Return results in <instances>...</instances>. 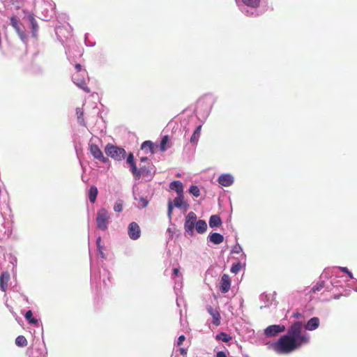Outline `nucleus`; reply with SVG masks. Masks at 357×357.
<instances>
[{
    "label": "nucleus",
    "instance_id": "obj_1",
    "mask_svg": "<svg viewBox=\"0 0 357 357\" xmlns=\"http://www.w3.org/2000/svg\"><path fill=\"white\" fill-rule=\"evenodd\" d=\"M302 321H295L274 344L273 349L278 354H289L310 342V335L303 330Z\"/></svg>",
    "mask_w": 357,
    "mask_h": 357
},
{
    "label": "nucleus",
    "instance_id": "obj_2",
    "mask_svg": "<svg viewBox=\"0 0 357 357\" xmlns=\"http://www.w3.org/2000/svg\"><path fill=\"white\" fill-rule=\"evenodd\" d=\"M105 153L114 159L121 161L126 158V152L124 149L114 146L112 144H107L105 148Z\"/></svg>",
    "mask_w": 357,
    "mask_h": 357
},
{
    "label": "nucleus",
    "instance_id": "obj_3",
    "mask_svg": "<svg viewBox=\"0 0 357 357\" xmlns=\"http://www.w3.org/2000/svg\"><path fill=\"white\" fill-rule=\"evenodd\" d=\"M154 174V167L152 163L149 165H140L139 169L137 167V171L133 172L132 175L135 179H139L141 176L151 177Z\"/></svg>",
    "mask_w": 357,
    "mask_h": 357
},
{
    "label": "nucleus",
    "instance_id": "obj_4",
    "mask_svg": "<svg viewBox=\"0 0 357 357\" xmlns=\"http://www.w3.org/2000/svg\"><path fill=\"white\" fill-rule=\"evenodd\" d=\"M174 206L178 208H188L189 207V205L185 202H184L183 194L178 195V196L176 198H174L173 204L171 201L168 202L167 213L169 218H171Z\"/></svg>",
    "mask_w": 357,
    "mask_h": 357
},
{
    "label": "nucleus",
    "instance_id": "obj_5",
    "mask_svg": "<svg viewBox=\"0 0 357 357\" xmlns=\"http://www.w3.org/2000/svg\"><path fill=\"white\" fill-rule=\"evenodd\" d=\"M197 218V215L194 212H190L185 217L184 229L185 232L191 236L194 234V228Z\"/></svg>",
    "mask_w": 357,
    "mask_h": 357
},
{
    "label": "nucleus",
    "instance_id": "obj_6",
    "mask_svg": "<svg viewBox=\"0 0 357 357\" xmlns=\"http://www.w3.org/2000/svg\"><path fill=\"white\" fill-rule=\"evenodd\" d=\"M109 222L108 212L105 208H101L98 211L96 217V222L98 229L105 230L107 228Z\"/></svg>",
    "mask_w": 357,
    "mask_h": 357
},
{
    "label": "nucleus",
    "instance_id": "obj_7",
    "mask_svg": "<svg viewBox=\"0 0 357 357\" xmlns=\"http://www.w3.org/2000/svg\"><path fill=\"white\" fill-rule=\"evenodd\" d=\"M89 150L94 158L106 163L108 162V158L103 155V153L98 145L94 144H89Z\"/></svg>",
    "mask_w": 357,
    "mask_h": 357
},
{
    "label": "nucleus",
    "instance_id": "obj_8",
    "mask_svg": "<svg viewBox=\"0 0 357 357\" xmlns=\"http://www.w3.org/2000/svg\"><path fill=\"white\" fill-rule=\"evenodd\" d=\"M128 234L132 240H137L140 237L141 229L139 225L135 222H132L128 227Z\"/></svg>",
    "mask_w": 357,
    "mask_h": 357
},
{
    "label": "nucleus",
    "instance_id": "obj_9",
    "mask_svg": "<svg viewBox=\"0 0 357 357\" xmlns=\"http://www.w3.org/2000/svg\"><path fill=\"white\" fill-rule=\"evenodd\" d=\"M284 331L285 327L283 325H271L265 329L264 333L268 337H272Z\"/></svg>",
    "mask_w": 357,
    "mask_h": 357
},
{
    "label": "nucleus",
    "instance_id": "obj_10",
    "mask_svg": "<svg viewBox=\"0 0 357 357\" xmlns=\"http://www.w3.org/2000/svg\"><path fill=\"white\" fill-rule=\"evenodd\" d=\"M231 287V280L228 275L224 274L220 280V291L222 293H227L229 291Z\"/></svg>",
    "mask_w": 357,
    "mask_h": 357
},
{
    "label": "nucleus",
    "instance_id": "obj_11",
    "mask_svg": "<svg viewBox=\"0 0 357 357\" xmlns=\"http://www.w3.org/2000/svg\"><path fill=\"white\" fill-rule=\"evenodd\" d=\"M218 183L222 186L228 187L233 184L234 178L229 174H223L219 176Z\"/></svg>",
    "mask_w": 357,
    "mask_h": 357
},
{
    "label": "nucleus",
    "instance_id": "obj_12",
    "mask_svg": "<svg viewBox=\"0 0 357 357\" xmlns=\"http://www.w3.org/2000/svg\"><path fill=\"white\" fill-rule=\"evenodd\" d=\"M73 81L78 87L83 89L84 91L87 93L90 92V89L87 86L86 81L84 79H79L78 75H74L73 76Z\"/></svg>",
    "mask_w": 357,
    "mask_h": 357
},
{
    "label": "nucleus",
    "instance_id": "obj_13",
    "mask_svg": "<svg viewBox=\"0 0 357 357\" xmlns=\"http://www.w3.org/2000/svg\"><path fill=\"white\" fill-rule=\"evenodd\" d=\"M10 280V275L8 272H3L0 276V288L3 291H6L8 287V282Z\"/></svg>",
    "mask_w": 357,
    "mask_h": 357
},
{
    "label": "nucleus",
    "instance_id": "obj_14",
    "mask_svg": "<svg viewBox=\"0 0 357 357\" xmlns=\"http://www.w3.org/2000/svg\"><path fill=\"white\" fill-rule=\"evenodd\" d=\"M319 326V319L318 317L311 318L305 324V328L307 331H314Z\"/></svg>",
    "mask_w": 357,
    "mask_h": 357
},
{
    "label": "nucleus",
    "instance_id": "obj_15",
    "mask_svg": "<svg viewBox=\"0 0 357 357\" xmlns=\"http://www.w3.org/2000/svg\"><path fill=\"white\" fill-rule=\"evenodd\" d=\"M169 188L174 190L177 195L183 194V183L180 181H174L169 184Z\"/></svg>",
    "mask_w": 357,
    "mask_h": 357
},
{
    "label": "nucleus",
    "instance_id": "obj_16",
    "mask_svg": "<svg viewBox=\"0 0 357 357\" xmlns=\"http://www.w3.org/2000/svg\"><path fill=\"white\" fill-rule=\"evenodd\" d=\"M209 241L215 245L220 244L224 241V237L219 233H212L208 236Z\"/></svg>",
    "mask_w": 357,
    "mask_h": 357
},
{
    "label": "nucleus",
    "instance_id": "obj_17",
    "mask_svg": "<svg viewBox=\"0 0 357 357\" xmlns=\"http://www.w3.org/2000/svg\"><path fill=\"white\" fill-rule=\"evenodd\" d=\"M195 227L199 234H204L207 229V224L204 220H197Z\"/></svg>",
    "mask_w": 357,
    "mask_h": 357
},
{
    "label": "nucleus",
    "instance_id": "obj_18",
    "mask_svg": "<svg viewBox=\"0 0 357 357\" xmlns=\"http://www.w3.org/2000/svg\"><path fill=\"white\" fill-rule=\"evenodd\" d=\"M10 21L11 26L15 29V30L17 31V33L20 36H23L24 35V32L22 31L21 29H20V22L17 20V17L16 16H12L10 18Z\"/></svg>",
    "mask_w": 357,
    "mask_h": 357
},
{
    "label": "nucleus",
    "instance_id": "obj_19",
    "mask_svg": "<svg viewBox=\"0 0 357 357\" xmlns=\"http://www.w3.org/2000/svg\"><path fill=\"white\" fill-rule=\"evenodd\" d=\"M202 126H199L196 128V129L195 130L192 135L190 137V142L193 144H197L198 141H199V137L201 135V130H202Z\"/></svg>",
    "mask_w": 357,
    "mask_h": 357
},
{
    "label": "nucleus",
    "instance_id": "obj_20",
    "mask_svg": "<svg viewBox=\"0 0 357 357\" xmlns=\"http://www.w3.org/2000/svg\"><path fill=\"white\" fill-rule=\"evenodd\" d=\"M222 224V220L219 215H211L209 219V226L211 227H219Z\"/></svg>",
    "mask_w": 357,
    "mask_h": 357
},
{
    "label": "nucleus",
    "instance_id": "obj_21",
    "mask_svg": "<svg viewBox=\"0 0 357 357\" xmlns=\"http://www.w3.org/2000/svg\"><path fill=\"white\" fill-rule=\"evenodd\" d=\"M98 193V188L95 185L91 186L89 190V199L91 203H94L96 202Z\"/></svg>",
    "mask_w": 357,
    "mask_h": 357
},
{
    "label": "nucleus",
    "instance_id": "obj_22",
    "mask_svg": "<svg viewBox=\"0 0 357 357\" xmlns=\"http://www.w3.org/2000/svg\"><path fill=\"white\" fill-rule=\"evenodd\" d=\"M155 144L151 141H145L142 143L141 149L145 151H149L151 153H154Z\"/></svg>",
    "mask_w": 357,
    "mask_h": 357
},
{
    "label": "nucleus",
    "instance_id": "obj_23",
    "mask_svg": "<svg viewBox=\"0 0 357 357\" xmlns=\"http://www.w3.org/2000/svg\"><path fill=\"white\" fill-rule=\"evenodd\" d=\"M127 163L130 165V169L132 172L137 171V165L134 161V155L132 153H130L127 158Z\"/></svg>",
    "mask_w": 357,
    "mask_h": 357
},
{
    "label": "nucleus",
    "instance_id": "obj_24",
    "mask_svg": "<svg viewBox=\"0 0 357 357\" xmlns=\"http://www.w3.org/2000/svg\"><path fill=\"white\" fill-rule=\"evenodd\" d=\"M208 312L212 315V317L213 318V323L216 326L220 325V314L218 312H213V308L211 307H209Z\"/></svg>",
    "mask_w": 357,
    "mask_h": 357
},
{
    "label": "nucleus",
    "instance_id": "obj_25",
    "mask_svg": "<svg viewBox=\"0 0 357 357\" xmlns=\"http://www.w3.org/2000/svg\"><path fill=\"white\" fill-rule=\"evenodd\" d=\"M27 343L28 342H27L26 337L23 335H19L15 339V344L17 346H18L20 347H26L27 345Z\"/></svg>",
    "mask_w": 357,
    "mask_h": 357
},
{
    "label": "nucleus",
    "instance_id": "obj_26",
    "mask_svg": "<svg viewBox=\"0 0 357 357\" xmlns=\"http://www.w3.org/2000/svg\"><path fill=\"white\" fill-rule=\"evenodd\" d=\"M216 340L227 342L231 340V337L229 335L222 332L216 335Z\"/></svg>",
    "mask_w": 357,
    "mask_h": 357
},
{
    "label": "nucleus",
    "instance_id": "obj_27",
    "mask_svg": "<svg viewBox=\"0 0 357 357\" xmlns=\"http://www.w3.org/2000/svg\"><path fill=\"white\" fill-rule=\"evenodd\" d=\"M76 114H77L79 123L81 125L84 126L85 125L84 124V118H83L84 112H83L82 108L77 107L76 109Z\"/></svg>",
    "mask_w": 357,
    "mask_h": 357
},
{
    "label": "nucleus",
    "instance_id": "obj_28",
    "mask_svg": "<svg viewBox=\"0 0 357 357\" xmlns=\"http://www.w3.org/2000/svg\"><path fill=\"white\" fill-rule=\"evenodd\" d=\"M32 316H33V314H32L31 310H28L24 315L26 319H27L30 324H37L38 320L35 318H33Z\"/></svg>",
    "mask_w": 357,
    "mask_h": 357
},
{
    "label": "nucleus",
    "instance_id": "obj_29",
    "mask_svg": "<svg viewBox=\"0 0 357 357\" xmlns=\"http://www.w3.org/2000/svg\"><path fill=\"white\" fill-rule=\"evenodd\" d=\"M248 6L256 8L259 5L260 0H242Z\"/></svg>",
    "mask_w": 357,
    "mask_h": 357
},
{
    "label": "nucleus",
    "instance_id": "obj_30",
    "mask_svg": "<svg viewBox=\"0 0 357 357\" xmlns=\"http://www.w3.org/2000/svg\"><path fill=\"white\" fill-rule=\"evenodd\" d=\"M189 192L196 197L200 195V190L197 185H191L189 188Z\"/></svg>",
    "mask_w": 357,
    "mask_h": 357
},
{
    "label": "nucleus",
    "instance_id": "obj_31",
    "mask_svg": "<svg viewBox=\"0 0 357 357\" xmlns=\"http://www.w3.org/2000/svg\"><path fill=\"white\" fill-rule=\"evenodd\" d=\"M168 142H169V137L167 135H165L162 138V140L160 142V148L162 151H165L166 150V145Z\"/></svg>",
    "mask_w": 357,
    "mask_h": 357
},
{
    "label": "nucleus",
    "instance_id": "obj_32",
    "mask_svg": "<svg viewBox=\"0 0 357 357\" xmlns=\"http://www.w3.org/2000/svg\"><path fill=\"white\" fill-rule=\"evenodd\" d=\"M324 287V282L321 281L317 283L311 289L312 293H316L317 291H321Z\"/></svg>",
    "mask_w": 357,
    "mask_h": 357
},
{
    "label": "nucleus",
    "instance_id": "obj_33",
    "mask_svg": "<svg viewBox=\"0 0 357 357\" xmlns=\"http://www.w3.org/2000/svg\"><path fill=\"white\" fill-rule=\"evenodd\" d=\"M241 268V263H236L233 264L231 268V272L233 273H237Z\"/></svg>",
    "mask_w": 357,
    "mask_h": 357
},
{
    "label": "nucleus",
    "instance_id": "obj_34",
    "mask_svg": "<svg viewBox=\"0 0 357 357\" xmlns=\"http://www.w3.org/2000/svg\"><path fill=\"white\" fill-rule=\"evenodd\" d=\"M149 201L144 197H140L139 199V205L141 208H145L147 206Z\"/></svg>",
    "mask_w": 357,
    "mask_h": 357
},
{
    "label": "nucleus",
    "instance_id": "obj_35",
    "mask_svg": "<svg viewBox=\"0 0 357 357\" xmlns=\"http://www.w3.org/2000/svg\"><path fill=\"white\" fill-rule=\"evenodd\" d=\"M114 210L116 212H121V211H122V210H123V204H122V202L121 201H119V202H117L115 203L114 206Z\"/></svg>",
    "mask_w": 357,
    "mask_h": 357
},
{
    "label": "nucleus",
    "instance_id": "obj_36",
    "mask_svg": "<svg viewBox=\"0 0 357 357\" xmlns=\"http://www.w3.org/2000/svg\"><path fill=\"white\" fill-rule=\"evenodd\" d=\"M241 251H242V248L239 245H236L234 246L231 250L232 253H236V254L240 253Z\"/></svg>",
    "mask_w": 357,
    "mask_h": 357
},
{
    "label": "nucleus",
    "instance_id": "obj_37",
    "mask_svg": "<svg viewBox=\"0 0 357 357\" xmlns=\"http://www.w3.org/2000/svg\"><path fill=\"white\" fill-rule=\"evenodd\" d=\"M100 242H101V238H100V237H98V239H97V241H96V243H97V246H98V250H99V252H100V255H101L102 257H104V254H103V252H102V250H101V248H100Z\"/></svg>",
    "mask_w": 357,
    "mask_h": 357
},
{
    "label": "nucleus",
    "instance_id": "obj_38",
    "mask_svg": "<svg viewBox=\"0 0 357 357\" xmlns=\"http://www.w3.org/2000/svg\"><path fill=\"white\" fill-rule=\"evenodd\" d=\"M340 269L343 273H347L350 278H353V274L349 271V269L347 267H341Z\"/></svg>",
    "mask_w": 357,
    "mask_h": 357
},
{
    "label": "nucleus",
    "instance_id": "obj_39",
    "mask_svg": "<svg viewBox=\"0 0 357 357\" xmlns=\"http://www.w3.org/2000/svg\"><path fill=\"white\" fill-rule=\"evenodd\" d=\"M141 162L144 163V165H149V163H151L150 160L146 157H142L140 159Z\"/></svg>",
    "mask_w": 357,
    "mask_h": 357
},
{
    "label": "nucleus",
    "instance_id": "obj_40",
    "mask_svg": "<svg viewBox=\"0 0 357 357\" xmlns=\"http://www.w3.org/2000/svg\"><path fill=\"white\" fill-rule=\"evenodd\" d=\"M185 337L183 335H181L178 338L177 344L178 345H181L183 344V341H185Z\"/></svg>",
    "mask_w": 357,
    "mask_h": 357
},
{
    "label": "nucleus",
    "instance_id": "obj_41",
    "mask_svg": "<svg viewBox=\"0 0 357 357\" xmlns=\"http://www.w3.org/2000/svg\"><path fill=\"white\" fill-rule=\"evenodd\" d=\"M75 69L77 70V73H79L82 71V66L81 64L79 63H77L75 66Z\"/></svg>",
    "mask_w": 357,
    "mask_h": 357
},
{
    "label": "nucleus",
    "instance_id": "obj_42",
    "mask_svg": "<svg viewBox=\"0 0 357 357\" xmlns=\"http://www.w3.org/2000/svg\"><path fill=\"white\" fill-rule=\"evenodd\" d=\"M216 357H227L224 351H218L216 354Z\"/></svg>",
    "mask_w": 357,
    "mask_h": 357
},
{
    "label": "nucleus",
    "instance_id": "obj_43",
    "mask_svg": "<svg viewBox=\"0 0 357 357\" xmlns=\"http://www.w3.org/2000/svg\"><path fill=\"white\" fill-rule=\"evenodd\" d=\"M178 273H179V269L177 268H174L173 269V274L174 276H177L178 275Z\"/></svg>",
    "mask_w": 357,
    "mask_h": 357
},
{
    "label": "nucleus",
    "instance_id": "obj_44",
    "mask_svg": "<svg viewBox=\"0 0 357 357\" xmlns=\"http://www.w3.org/2000/svg\"><path fill=\"white\" fill-rule=\"evenodd\" d=\"M179 351H180V353H181V355L184 356V355H185L187 354V350L185 349H184V348H181L179 349Z\"/></svg>",
    "mask_w": 357,
    "mask_h": 357
},
{
    "label": "nucleus",
    "instance_id": "obj_45",
    "mask_svg": "<svg viewBox=\"0 0 357 357\" xmlns=\"http://www.w3.org/2000/svg\"><path fill=\"white\" fill-rule=\"evenodd\" d=\"M293 316H294V317H295V318H299L301 315V314H300V313L296 312V313H294Z\"/></svg>",
    "mask_w": 357,
    "mask_h": 357
},
{
    "label": "nucleus",
    "instance_id": "obj_46",
    "mask_svg": "<svg viewBox=\"0 0 357 357\" xmlns=\"http://www.w3.org/2000/svg\"><path fill=\"white\" fill-rule=\"evenodd\" d=\"M33 29H36L37 28V24L36 22H32Z\"/></svg>",
    "mask_w": 357,
    "mask_h": 357
},
{
    "label": "nucleus",
    "instance_id": "obj_47",
    "mask_svg": "<svg viewBox=\"0 0 357 357\" xmlns=\"http://www.w3.org/2000/svg\"><path fill=\"white\" fill-rule=\"evenodd\" d=\"M340 296H341V295H338V296H335V298H338Z\"/></svg>",
    "mask_w": 357,
    "mask_h": 357
}]
</instances>
